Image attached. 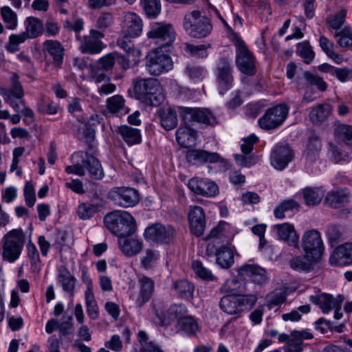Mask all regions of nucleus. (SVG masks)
Instances as JSON below:
<instances>
[{"instance_id":"obj_1","label":"nucleus","mask_w":352,"mask_h":352,"mask_svg":"<svg viewBox=\"0 0 352 352\" xmlns=\"http://www.w3.org/2000/svg\"><path fill=\"white\" fill-rule=\"evenodd\" d=\"M104 223L112 234L120 238L132 235L137 229L134 217L124 210H115L107 214Z\"/></svg>"},{"instance_id":"obj_2","label":"nucleus","mask_w":352,"mask_h":352,"mask_svg":"<svg viewBox=\"0 0 352 352\" xmlns=\"http://www.w3.org/2000/svg\"><path fill=\"white\" fill-rule=\"evenodd\" d=\"M134 92L138 100L149 106H157L163 100L160 82L154 78H140L134 81Z\"/></svg>"},{"instance_id":"obj_3","label":"nucleus","mask_w":352,"mask_h":352,"mask_svg":"<svg viewBox=\"0 0 352 352\" xmlns=\"http://www.w3.org/2000/svg\"><path fill=\"white\" fill-rule=\"evenodd\" d=\"M183 27L189 36L197 38L207 36L212 30L210 21L201 16L199 10H193L184 15Z\"/></svg>"},{"instance_id":"obj_4","label":"nucleus","mask_w":352,"mask_h":352,"mask_svg":"<svg viewBox=\"0 0 352 352\" xmlns=\"http://www.w3.org/2000/svg\"><path fill=\"white\" fill-rule=\"evenodd\" d=\"M257 300L254 294L226 295L219 302L221 309L230 315H236L248 307H253Z\"/></svg>"},{"instance_id":"obj_5","label":"nucleus","mask_w":352,"mask_h":352,"mask_svg":"<svg viewBox=\"0 0 352 352\" xmlns=\"http://www.w3.org/2000/svg\"><path fill=\"white\" fill-rule=\"evenodd\" d=\"M301 245L305 258L309 261H319L324 252V244L319 231L315 229L304 232Z\"/></svg>"},{"instance_id":"obj_6","label":"nucleus","mask_w":352,"mask_h":352,"mask_svg":"<svg viewBox=\"0 0 352 352\" xmlns=\"http://www.w3.org/2000/svg\"><path fill=\"white\" fill-rule=\"evenodd\" d=\"M148 38L155 40L161 47L170 46L175 40L176 33L172 24L155 22L146 33Z\"/></svg>"},{"instance_id":"obj_7","label":"nucleus","mask_w":352,"mask_h":352,"mask_svg":"<svg viewBox=\"0 0 352 352\" xmlns=\"http://www.w3.org/2000/svg\"><path fill=\"white\" fill-rule=\"evenodd\" d=\"M234 44L236 47V65L237 68L244 74L254 75L256 72L254 56L241 38H236L234 41Z\"/></svg>"},{"instance_id":"obj_8","label":"nucleus","mask_w":352,"mask_h":352,"mask_svg":"<svg viewBox=\"0 0 352 352\" xmlns=\"http://www.w3.org/2000/svg\"><path fill=\"white\" fill-rule=\"evenodd\" d=\"M214 72L219 94L223 95L232 87L234 80L231 60L226 57L220 58L217 63Z\"/></svg>"},{"instance_id":"obj_9","label":"nucleus","mask_w":352,"mask_h":352,"mask_svg":"<svg viewBox=\"0 0 352 352\" xmlns=\"http://www.w3.org/2000/svg\"><path fill=\"white\" fill-rule=\"evenodd\" d=\"M287 105L280 104L270 108L258 120L260 126L265 130L277 128L281 125L288 115Z\"/></svg>"},{"instance_id":"obj_10","label":"nucleus","mask_w":352,"mask_h":352,"mask_svg":"<svg viewBox=\"0 0 352 352\" xmlns=\"http://www.w3.org/2000/svg\"><path fill=\"white\" fill-rule=\"evenodd\" d=\"M22 246V230L14 229L5 236L3 258L9 261H15L20 256Z\"/></svg>"},{"instance_id":"obj_11","label":"nucleus","mask_w":352,"mask_h":352,"mask_svg":"<svg viewBox=\"0 0 352 352\" xmlns=\"http://www.w3.org/2000/svg\"><path fill=\"white\" fill-rule=\"evenodd\" d=\"M104 37V34L96 29H91L89 35L81 37L76 35L79 41V48L82 53L89 54H99L106 47V45L102 41Z\"/></svg>"},{"instance_id":"obj_12","label":"nucleus","mask_w":352,"mask_h":352,"mask_svg":"<svg viewBox=\"0 0 352 352\" xmlns=\"http://www.w3.org/2000/svg\"><path fill=\"white\" fill-rule=\"evenodd\" d=\"M179 111L186 124L198 122L213 126L217 124L216 118L208 109L179 107Z\"/></svg>"},{"instance_id":"obj_13","label":"nucleus","mask_w":352,"mask_h":352,"mask_svg":"<svg viewBox=\"0 0 352 352\" xmlns=\"http://www.w3.org/2000/svg\"><path fill=\"white\" fill-rule=\"evenodd\" d=\"M144 235L146 240L158 243H168L174 239L176 230L170 225L156 223L146 228Z\"/></svg>"},{"instance_id":"obj_14","label":"nucleus","mask_w":352,"mask_h":352,"mask_svg":"<svg viewBox=\"0 0 352 352\" xmlns=\"http://www.w3.org/2000/svg\"><path fill=\"white\" fill-rule=\"evenodd\" d=\"M146 67L150 74L159 76L172 69L171 58L157 51H151L146 56Z\"/></svg>"},{"instance_id":"obj_15","label":"nucleus","mask_w":352,"mask_h":352,"mask_svg":"<svg viewBox=\"0 0 352 352\" xmlns=\"http://www.w3.org/2000/svg\"><path fill=\"white\" fill-rule=\"evenodd\" d=\"M42 50L48 65L51 64L56 70L62 67L65 49L60 42L56 40H46L43 43Z\"/></svg>"},{"instance_id":"obj_16","label":"nucleus","mask_w":352,"mask_h":352,"mask_svg":"<svg viewBox=\"0 0 352 352\" xmlns=\"http://www.w3.org/2000/svg\"><path fill=\"white\" fill-rule=\"evenodd\" d=\"M82 164L73 165L74 174L83 176L85 175V168L87 170L91 177L95 179H100L104 176L103 170L99 160L94 156L85 153L84 155L81 152Z\"/></svg>"},{"instance_id":"obj_17","label":"nucleus","mask_w":352,"mask_h":352,"mask_svg":"<svg viewBox=\"0 0 352 352\" xmlns=\"http://www.w3.org/2000/svg\"><path fill=\"white\" fill-rule=\"evenodd\" d=\"M11 87L10 89L0 88V95L13 108H19L22 104V89L19 82V76L13 73L10 78Z\"/></svg>"},{"instance_id":"obj_18","label":"nucleus","mask_w":352,"mask_h":352,"mask_svg":"<svg viewBox=\"0 0 352 352\" xmlns=\"http://www.w3.org/2000/svg\"><path fill=\"white\" fill-rule=\"evenodd\" d=\"M122 33L126 38L139 36L143 29V21L140 16L133 12L124 14Z\"/></svg>"},{"instance_id":"obj_19","label":"nucleus","mask_w":352,"mask_h":352,"mask_svg":"<svg viewBox=\"0 0 352 352\" xmlns=\"http://www.w3.org/2000/svg\"><path fill=\"white\" fill-rule=\"evenodd\" d=\"M188 188L193 192L204 197H214L219 193V187L208 179L193 177L188 181Z\"/></svg>"},{"instance_id":"obj_20","label":"nucleus","mask_w":352,"mask_h":352,"mask_svg":"<svg viewBox=\"0 0 352 352\" xmlns=\"http://www.w3.org/2000/svg\"><path fill=\"white\" fill-rule=\"evenodd\" d=\"M188 221L191 232L197 236L202 235L206 228V217L203 208L191 206L188 212Z\"/></svg>"},{"instance_id":"obj_21","label":"nucleus","mask_w":352,"mask_h":352,"mask_svg":"<svg viewBox=\"0 0 352 352\" xmlns=\"http://www.w3.org/2000/svg\"><path fill=\"white\" fill-rule=\"evenodd\" d=\"M294 157L292 149L288 146H277L271 155V164L278 170H283Z\"/></svg>"},{"instance_id":"obj_22","label":"nucleus","mask_w":352,"mask_h":352,"mask_svg":"<svg viewBox=\"0 0 352 352\" xmlns=\"http://www.w3.org/2000/svg\"><path fill=\"white\" fill-rule=\"evenodd\" d=\"M113 196L120 206L125 208L134 206L140 200L138 191L132 188H118Z\"/></svg>"},{"instance_id":"obj_23","label":"nucleus","mask_w":352,"mask_h":352,"mask_svg":"<svg viewBox=\"0 0 352 352\" xmlns=\"http://www.w3.org/2000/svg\"><path fill=\"white\" fill-rule=\"evenodd\" d=\"M239 274L244 278H249L256 284H263L267 280L266 270L256 265H244L239 268Z\"/></svg>"},{"instance_id":"obj_24","label":"nucleus","mask_w":352,"mask_h":352,"mask_svg":"<svg viewBox=\"0 0 352 352\" xmlns=\"http://www.w3.org/2000/svg\"><path fill=\"white\" fill-rule=\"evenodd\" d=\"M278 238L288 245L298 248V236L293 225L288 223L277 224L274 226Z\"/></svg>"},{"instance_id":"obj_25","label":"nucleus","mask_w":352,"mask_h":352,"mask_svg":"<svg viewBox=\"0 0 352 352\" xmlns=\"http://www.w3.org/2000/svg\"><path fill=\"white\" fill-rule=\"evenodd\" d=\"M186 160L189 163H215L221 160L217 153H210L204 150H189L186 153Z\"/></svg>"},{"instance_id":"obj_26","label":"nucleus","mask_w":352,"mask_h":352,"mask_svg":"<svg viewBox=\"0 0 352 352\" xmlns=\"http://www.w3.org/2000/svg\"><path fill=\"white\" fill-rule=\"evenodd\" d=\"M330 259L332 263L340 266L352 263V243H346L338 246Z\"/></svg>"},{"instance_id":"obj_27","label":"nucleus","mask_w":352,"mask_h":352,"mask_svg":"<svg viewBox=\"0 0 352 352\" xmlns=\"http://www.w3.org/2000/svg\"><path fill=\"white\" fill-rule=\"evenodd\" d=\"M140 284V295L136 300V304L138 307H142L151 298L154 292V281L145 276H139Z\"/></svg>"},{"instance_id":"obj_28","label":"nucleus","mask_w":352,"mask_h":352,"mask_svg":"<svg viewBox=\"0 0 352 352\" xmlns=\"http://www.w3.org/2000/svg\"><path fill=\"white\" fill-rule=\"evenodd\" d=\"M161 126L166 131L175 129L177 125L176 111L170 107L161 108L157 111Z\"/></svg>"},{"instance_id":"obj_29","label":"nucleus","mask_w":352,"mask_h":352,"mask_svg":"<svg viewBox=\"0 0 352 352\" xmlns=\"http://www.w3.org/2000/svg\"><path fill=\"white\" fill-rule=\"evenodd\" d=\"M197 132L188 126H181L176 131V140L179 145L188 148L196 144Z\"/></svg>"},{"instance_id":"obj_30","label":"nucleus","mask_w":352,"mask_h":352,"mask_svg":"<svg viewBox=\"0 0 352 352\" xmlns=\"http://www.w3.org/2000/svg\"><path fill=\"white\" fill-rule=\"evenodd\" d=\"M329 104L323 103L311 108L309 112V120L314 124H319L324 122L331 113Z\"/></svg>"},{"instance_id":"obj_31","label":"nucleus","mask_w":352,"mask_h":352,"mask_svg":"<svg viewBox=\"0 0 352 352\" xmlns=\"http://www.w3.org/2000/svg\"><path fill=\"white\" fill-rule=\"evenodd\" d=\"M118 244L122 252L128 256H132L139 253L142 248V242L136 239H120Z\"/></svg>"},{"instance_id":"obj_32","label":"nucleus","mask_w":352,"mask_h":352,"mask_svg":"<svg viewBox=\"0 0 352 352\" xmlns=\"http://www.w3.org/2000/svg\"><path fill=\"white\" fill-rule=\"evenodd\" d=\"M82 203L77 208V214L80 219L85 220L92 217L100 208L104 206V201L100 199L98 202Z\"/></svg>"},{"instance_id":"obj_33","label":"nucleus","mask_w":352,"mask_h":352,"mask_svg":"<svg viewBox=\"0 0 352 352\" xmlns=\"http://www.w3.org/2000/svg\"><path fill=\"white\" fill-rule=\"evenodd\" d=\"M118 133L129 146L140 144L141 142L140 132L137 129L132 128L127 125H123L118 128Z\"/></svg>"},{"instance_id":"obj_34","label":"nucleus","mask_w":352,"mask_h":352,"mask_svg":"<svg viewBox=\"0 0 352 352\" xmlns=\"http://www.w3.org/2000/svg\"><path fill=\"white\" fill-rule=\"evenodd\" d=\"M310 300L314 304L319 305L324 314H328L333 309L336 302V298L332 295L326 293L311 296Z\"/></svg>"},{"instance_id":"obj_35","label":"nucleus","mask_w":352,"mask_h":352,"mask_svg":"<svg viewBox=\"0 0 352 352\" xmlns=\"http://www.w3.org/2000/svg\"><path fill=\"white\" fill-rule=\"evenodd\" d=\"M334 135L338 141L352 149V126L340 124L334 129Z\"/></svg>"},{"instance_id":"obj_36","label":"nucleus","mask_w":352,"mask_h":352,"mask_svg":"<svg viewBox=\"0 0 352 352\" xmlns=\"http://www.w3.org/2000/svg\"><path fill=\"white\" fill-rule=\"evenodd\" d=\"M173 289L182 298L187 300H191L193 298L195 287L193 284L187 280L175 281L173 285Z\"/></svg>"},{"instance_id":"obj_37","label":"nucleus","mask_w":352,"mask_h":352,"mask_svg":"<svg viewBox=\"0 0 352 352\" xmlns=\"http://www.w3.org/2000/svg\"><path fill=\"white\" fill-rule=\"evenodd\" d=\"M216 262L223 269L230 268L234 262L232 250L227 246L221 247L216 256Z\"/></svg>"},{"instance_id":"obj_38","label":"nucleus","mask_w":352,"mask_h":352,"mask_svg":"<svg viewBox=\"0 0 352 352\" xmlns=\"http://www.w3.org/2000/svg\"><path fill=\"white\" fill-rule=\"evenodd\" d=\"M125 100L120 95H115L107 100V106L109 111L113 113L126 114L129 108L125 107Z\"/></svg>"},{"instance_id":"obj_39","label":"nucleus","mask_w":352,"mask_h":352,"mask_svg":"<svg viewBox=\"0 0 352 352\" xmlns=\"http://www.w3.org/2000/svg\"><path fill=\"white\" fill-rule=\"evenodd\" d=\"M302 195L306 205L314 206L321 202L324 192L320 188H306L302 190Z\"/></svg>"},{"instance_id":"obj_40","label":"nucleus","mask_w":352,"mask_h":352,"mask_svg":"<svg viewBox=\"0 0 352 352\" xmlns=\"http://www.w3.org/2000/svg\"><path fill=\"white\" fill-rule=\"evenodd\" d=\"M349 195L345 190H340L330 192L325 201L331 207L337 208L340 205L344 204L349 202Z\"/></svg>"},{"instance_id":"obj_41","label":"nucleus","mask_w":352,"mask_h":352,"mask_svg":"<svg viewBox=\"0 0 352 352\" xmlns=\"http://www.w3.org/2000/svg\"><path fill=\"white\" fill-rule=\"evenodd\" d=\"M43 25L40 20L34 17L27 19L26 30L23 32V40L26 38H36L43 31Z\"/></svg>"},{"instance_id":"obj_42","label":"nucleus","mask_w":352,"mask_h":352,"mask_svg":"<svg viewBox=\"0 0 352 352\" xmlns=\"http://www.w3.org/2000/svg\"><path fill=\"white\" fill-rule=\"evenodd\" d=\"M180 329L189 336H193L199 331L197 320L191 316L181 318L179 320Z\"/></svg>"},{"instance_id":"obj_43","label":"nucleus","mask_w":352,"mask_h":352,"mask_svg":"<svg viewBox=\"0 0 352 352\" xmlns=\"http://www.w3.org/2000/svg\"><path fill=\"white\" fill-rule=\"evenodd\" d=\"M335 37H338V44L341 47L352 46V30L350 25H345L340 31H336Z\"/></svg>"},{"instance_id":"obj_44","label":"nucleus","mask_w":352,"mask_h":352,"mask_svg":"<svg viewBox=\"0 0 352 352\" xmlns=\"http://www.w3.org/2000/svg\"><path fill=\"white\" fill-rule=\"evenodd\" d=\"M346 14L347 12L346 10H340L338 12L329 16L327 19V23L336 31H340V28L346 21Z\"/></svg>"},{"instance_id":"obj_45","label":"nucleus","mask_w":352,"mask_h":352,"mask_svg":"<svg viewBox=\"0 0 352 352\" xmlns=\"http://www.w3.org/2000/svg\"><path fill=\"white\" fill-rule=\"evenodd\" d=\"M296 53L307 64H309L314 58L315 54L308 41H303L297 45Z\"/></svg>"},{"instance_id":"obj_46","label":"nucleus","mask_w":352,"mask_h":352,"mask_svg":"<svg viewBox=\"0 0 352 352\" xmlns=\"http://www.w3.org/2000/svg\"><path fill=\"white\" fill-rule=\"evenodd\" d=\"M318 261H309L305 258V254L304 256H296L293 258L289 261L290 267L298 271H309L312 268V264L317 263Z\"/></svg>"},{"instance_id":"obj_47","label":"nucleus","mask_w":352,"mask_h":352,"mask_svg":"<svg viewBox=\"0 0 352 352\" xmlns=\"http://www.w3.org/2000/svg\"><path fill=\"white\" fill-rule=\"evenodd\" d=\"M210 47V44L195 45L189 43H185L184 47L186 52L197 58H206L208 56L207 50Z\"/></svg>"},{"instance_id":"obj_48","label":"nucleus","mask_w":352,"mask_h":352,"mask_svg":"<svg viewBox=\"0 0 352 352\" xmlns=\"http://www.w3.org/2000/svg\"><path fill=\"white\" fill-rule=\"evenodd\" d=\"M298 204L293 199L285 200L277 206L274 211V215L278 219H283L285 217V212L298 209Z\"/></svg>"},{"instance_id":"obj_49","label":"nucleus","mask_w":352,"mask_h":352,"mask_svg":"<svg viewBox=\"0 0 352 352\" xmlns=\"http://www.w3.org/2000/svg\"><path fill=\"white\" fill-rule=\"evenodd\" d=\"M75 278L67 270L61 271L58 275V282L64 291L72 292L74 288Z\"/></svg>"},{"instance_id":"obj_50","label":"nucleus","mask_w":352,"mask_h":352,"mask_svg":"<svg viewBox=\"0 0 352 352\" xmlns=\"http://www.w3.org/2000/svg\"><path fill=\"white\" fill-rule=\"evenodd\" d=\"M141 3L148 17H155L160 12V0H141Z\"/></svg>"},{"instance_id":"obj_51","label":"nucleus","mask_w":352,"mask_h":352,"mask_svg":"<svg viewBox=\"0 0 352 352\" xmlns=\"http://www.w3.org/2000/svg\"><path fill=\"white\" fill-rule=\"evenodd\" d=\"M1 14L6 27L13 30L17 25V17L15 12L8 6H4L1 9Z\"/></svg>"},{"instance_id":"obj_52","label":"nucleus","mask_w":352,"mask_h":352,"mask_svg":"<svg viewBox=\"0 0 352 352\" xmlns=\"http://www.w3.org/2000/svg\"><path fill=\"white\" fill-rule=\"evenodd\" d=\"M113 19L111 13L102 12L96 20L95 26L98 31L104 32L111 26Z\"/></svg>"},{"instance_id":"obj_53","label":"nucleus","mask_w":352,"mask_h":352,"mask_svg":"<svg viewBox=\"0 0 352 352\" xmlns=\"http://www.w3.org/2000/svg\"><path fill=\"white\" fill-rule=\"evenodd\" d=\"M23 122L29 127L28 131L36 137L37 124L34 120V112L26 107H23Z\"/></svg>"},{"instance_id":"obj_54","label":"nucleus","mask_w":352,"mask_h":352,"mask_svg":"<svg viewBox=\"0 0 352 352\" xmlns=\"http://www.w3.org/2000/svg\"><path fill=\"white\" fill-rule=\"evenodd\" d=\"M192 269L195 274L202 279L210 280L212 278L211 271L206 268L202 263L198 260L192 261Z\"/></svg>"},{"instance_id":"obj_55","label":"nucleus","mask_w":352,"mask_h":352,"mask_svg":"<svg viewBox=\"0 0 352 352\" xmlns=\"http://www.w3.org/2000/svg\"><path fill=\"white\" fill-rule=\"evenodd\" d=\"M321 148V143L317 138L310 139L307 148V158L314 161L318 155Z\"/></svg>"},{"instance_id":"obj_56","label":"nucleus","mask_w":352,"mask_h":352,"mask_svg":"<svg viewBox=\"0 0 352 352\" xmlns=\"http://www.w3.org/2000/svg\"><path fill=\"white\" fill-rule=\"evenodd\" d=\"M303 77L308 83L316 86L319 90L322 91L326 90L327 84L321 77L314 75L309 72H304Z\"/></svg>"},{"instance_id":"obj_57","label":"nucleus","mask_w":352,"mask_h":352,"mask_svg":"<svg viewBox=\"0 0 352 352\" xmlns=\"http://www.w3.org/2000/svg\"><path fill=\"white\" fill-rule=\"evenodd\" d=\"M327 235L329 242L333 246L338 243L342 236L341 229L339 226L330 225L327 229Z\"/></svg>"},{"instance_id":"obj_58","label":"nucleus","mask_w":352,"mask_h":352,"mask_svg":"<svg viewBox=\"0 0 352 352\" xmlns=\"http://www.w3.org/2000/svg\"><path fill=\"white\" fill-rule=\"evenodd\" d=\"M116 53H110L101 57L98 61L99 68L107 71L111 69L116 63Z\"/></svg>"},{"instance_id":"obj_59","label":"nucleus","mask_w":352,"mask_h":352,"mask_svg":"<svg viewBox=\"0 0 352 352\" xmlns=\"http://www.w3.org/2000/svg\"><path fill=\"white\" fill-rule=\"evenodd\" d=\"M292 340L290 341L302 346L303 340H311L314 338L313 334L307 331H293L291 333Z\"/></svg>"},{"instance_id":"obj_60","label":"nucleus","mask_w":352,"mask_h":352,"mask_svg":"<svg viewBox=\"0 0 352 352\" xmlns=\"http://www.w3.org/2000/svg\"><path fill=\"white\" fill-rule=\"evenodd\" d=\"M186 73L190 78L194 81L201 80L204 75L203 68L195 65L187 66L186 68Z\"/></svg>"},{"instance_id":"obj_61","label":"nucleus","mask_w":352,"mask_h":352,"mask_svg":"<svg viewBox=\"0 0 352 352\" xmlns=\"http://www.w3.org/2000/svg\"><path fill=\"white\" fill-rule=\"evenodd\" d=\"M258 138L254 134L243 139L241 149L243 153L249 154L253 150L254 145L258 142Z\"/></svg>"},{"instance_id":"obj_62","label":"nucleus","mask_w":352,"mask_h":352,"mask_svg":"<svg viewBox=\"0 0 352 352\" xmlns=\"http://www.w3.org/2000/svg\"><path fill=\"white\" fill-rule=\"evenodd\" d=\"M286 300V296L280 290H275L267 295V301L270 305H278L283 303Z\"/></svg>"},{"instance_id":"obj_63","label":"nucleus","mask_w":352,"mask_h":352,"mask_svg":"<svg viewBox=\"0 0 352 352\" xmlns=\"http://www.w3.org/2000/svg\"><path fill=\"white\" fill-rule=\"evenodd\" d=\"M22 156V147H17L13 151V159L10 166V172H16L17 175H21V168L19 166L20 157Z\"/></svg>"},{"instance_id":"obj_64","label":"nucleus","mask_w":352,"mask_h":352,"mask_svg":"<svg viewBox=\"0 0 352 352\" xmlns=\"http://www.w3.org/2000/svg\"><path fill=\"white\" fill-rule=\"evenodd\" d=\"M21 43H22V36L12 34L9 38V42L6 47V50L14 53L19 50Z\"/></svg>"}]
</instances>
